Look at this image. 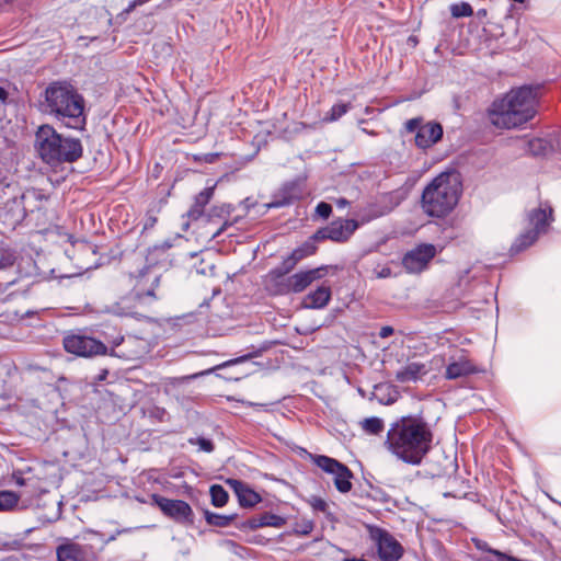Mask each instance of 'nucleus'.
Masks as SVG:
<instances>
[{"label":"nucleus","mask_w":561,"mask_h":561,"mask_svg":"<svg viewBox=\"0 0 561 561\" xmlns=\"http://www.w3.org/2000/svg\"><path fill=\"white\" fill-rule=\"evenodd\" d=\"M434 433L422 415H407L390 425L385 445L401 461L419 466L431 451Z\"/></svg>","instance_id":"f257e3e1"},{"label":"nucleus","mask_w":561,"mask_h":561,"mask_svg":"<svg viewBox=\"0 0 561 561\" xmlns=\"http://www.w3.org/2000/svg\"><path fill=\"white\" fill-rule=\"evenodd\" d=\"M43 107L67 128L82 130L87 125L84 98L67 81H54L47 85Z\"/></svg>","instance_id":"f03ea898"},{"label":"nucleus","mask_w":561,"mask_h":561,"mask_svg":"<svg viewBox=\"0 0 561 561\" xmlns=\"http://www.w3.org/2000/svg\"><path fill=\"white\" fill-rule=\"evenodd\" d=\"M536 115L535 98L530 88L512 89L495 99L488 108L490 123L499 129L518 128Z\"/></svg>","instance_id":"7ed1b4c3"},{"label":"nucleus","mask_w":561,"mask_h":561,"mask_svg":"<svg viewBox=\"0 0 561 561\" xmlns=\"http://www.w3.org/2000/svg\"><path fill=\"white\" fill-rule=\"evenodd\" d=\"M34 148L39 159L51 168L73 163L83 154V146L79 138L66 137L48 124L37 128Z\"/></svg>","instance_id":"20e7f679"},{"label":"nucleus","mask_w":561,"mask_h":561,"mask_svg":"<svg viewBox=\"0 0 561 561\" xmlns=\"http://www.w3.org/2000/svg\"><path fill=\"white\" fill-rule=\"evenodd\" d=\"M461 192L460 174L456 171L443 172L424 187L421 197L422 209L430 217H445L458 204Z\"/></svg>","instance_id":"39448f33"},{"label":"nucleus","mask_w":561,"mask_h":561,"mask_svg":"<svg viewBox=\"0 0 561 561\" xmlns=\"http://www.w3.org/2000/svg\"><path fill=\"white\" fill-rule=\"evenodd\" d=\"M62 345L67 353L79 357H94L107 354V346L100 340L81 332L70 331L65 334Z\"/></svg>","instance_id":"423d86ee"},{"label":"nucleus","mask_w":561,"mask_h":561,"mask_svg":"<svg viewBox=\"0 0 561 561\" xmlns=\"http://www.w3.org/2000/svg\"><path fill=\"white\" fill-rule=\"evenodd\" d=\"M366 529L381 561H399L403 557V546L387 529L376 525H366Z\"/></svg>","instance_id":"0eeeda50"},{"label":"nucleus","mask_w":561,"mask_h":561,"mask_svg":"<svg viewBox=\"0 0 561 561\" xmlns=\"http://www.w3.org/2000/svg\"><path fill=\"white\" fill-rule=\"evenodd\" d=\"M311 461L327 473L334 477V485L341 493H347L352 490L354 474L351 469L339 460L324 455H310Z\"/></svg>","instance_id":"6e6552de"},{"label":"nucleus","mask_w":561,"mask_h":561,"mask_svg":"<svg viewBox=\"0 0 561 561\" xmlns=\"http://www.w3.org/2000/svg\"><path fill=\"white\" fill-rule=\"evenodd\" d=\"M405 130L415 133V146L428 149L437 144L444 134L443 126L437 122H424L422 117H414L405 122Z\"/></svg>","instance_id":"1a4fd4ad"},{"label":"nucleus","mask_w":561,"mask_h":561,"mask_svg":"<svg viewBox=\"0 0 561 561\" xmlns=\"http://www.w3.org/2000/svg\"><path fill=\"white\" fill-rule=\"evenodd\" d=\"M151 501L167 517L174 522L179 524H193V510L185 501L168 499L156 493L151 495Z\"/></svg>","instance_id":"9d476101"},{"label":"nucleus","mask_w":561,"mask_h":561,"mask_svg":"<svg viewBox=\"0 0 561 561\" xmlns=\"http://www.w3.org/2000/svg\"><path fill=\"white\" fill-rule=\"evenodd\" d=\"M358 227L359 222L357 219L339 218L328 226L318 229L314 232V239H319L320 242L331 240L337 243H344L350 240Z\"/></svg>","instance_id":"9b49d317"},{"label":"nucleus","mask_w":561,"mask_h":561,"mask_svg":"<svg viewBox=\"0 0 561 561\" xmlns=\"http://www.w3.org/2000/svg\"><path fill=\"white\" fill-rule=\"evenodd\" d=\"M436 253L437 251L435 245L430 243L419 244L403 255L402 265L410 274L421 273L427 268Z\"/></svg>","instance_id":"f8f14e48"},{"label":"nucleus","mask_w":561,"mask_h":561,"mask_svg":"<svg viewBox=\"0 0 561 561\" xmlns=\"http://www.w3.org/2000/svg\"><path fill=\"white\" fill-rule=\"evenodd\" d=\"M398 206V202H393L392 194H385L377 201L358 207L354 215L359 219V225L368 224L379 217L386 216Z\"/></svg>","instance_id":"ddd939ff"},{"label":"nucleus","mask_w":561,"mask_h":561,"mask_svg":"<svg viewBox=\"0 0 561 561\" xmlns=\"http://www.w3.org/2000/svg\"><path fill=\"white\" fill-rule=\"evenodd\" d=\"M294 268H287L285 262L270 270L263 277L265 290L272 296H284L289 294L288 276Z\"/></svg>","instance_id":"4468645a"},{"label":"nucleus","mask_w":561,"mask_h":561,"mask_svg":"<svg viewBox=\"0 0 561 561\" xmlns=\"http://www.w3.org/2000/svg\"><path fill=\"white\" fill-rule=\"evenodd\" d=\"M336 267L330 265H321L314 268L299 271L288 276L289 294L302 293L313 282L325 277L329 270H335Z\"/></svg>","instance_id":"2eb2a0df"},{"label":"nucleus","mask_w":561,"mask_h":561,"mask_svg":"<svg viewBox=\"0 0 561 561\" xmlns=\"http://www.w3.org/2000/svg\"><path fill=\"white\" fill-rule=\"evenodd\" d=\"M529 224L533 226V231L538 234L546 233L554 221L553 208L549 202H541L539 207L531 209L527 215Z\"/></svg>","instance_id":"dca6fc26"},{"label":"nucleus","mask_w":561,"mask_h":561,"mask_svg":"<svg viewBox=\"0 0 561 561\" xmlns=\"http://www.w3.org/2000/svg\"><path fill=\"white\" fill-rule=\"evenodd\" d=\"M58 561H98L95 553L79 543H65L57 548Z\"/></svg>","instance_id":"f3484780"},{"label":"nucleus","mask_w":561,"mask_h":561,"mask_svg":"<svg viewBox=\"0 0 561 561\" xmlns=\"http://www.w3.org/2000/svg\"><path fill=\"white\" fill-rule=\"evenodd\" d=\"M302 196L301 184L297 181H291L282 186V188L274 195L272 202L267 204L268 208H279L291 205Z\"/></svg>","instance_id":"a211bd4d"},{"label":"nucleus","mask_w":561,"mask_h":561,"mask_svg":"<svg viewBox=\"0 0 561 561\" xmlns=\"http://www.w3.org/2000/svg\"><path fill=\"white\" fill-rule=\"evenodd\" d=\"M234 210V206L228 203H222L219 205H214L207 211V218L209 222L215 220H222L221 226L213 233V238H218L222 232L227 230L228 227H231L233 224L238 221V218L233 220H229L231 213Z\"/></svg>","instance_id":"6ab92c4d"},{"label":"nucleus","mask_w":561,"mask_h":561,"mask_svg":"<svg viewBox=\"0 0 561 561\" xmlns=\"http://www.w3.org/2000/svg\"><path fill=\"white\" fill-rule=\"evenodd\" d=\"M227 483L233 490L241 507H253L262 501L261 495L247 483L237 479H228Z\"/></svg>","instance_id":"aec40b11"},{"label":"nucleus","mask_w":561,"mask_h":561,"mask_svg":"<svg viewBox=\"0 0 561 561\" xmlns=\"http://www.w3.org/2000/svg\"><path fill=\"white\" fill-rule=\"evenodd\" d=\"M319 239H314V233L309 237L301 245L291 251L289 255L283 259L285 266L295 268L296 265L304 259L313 255L317 252V243Z\"/></svg>","instance_id":"412c9836"},{"label":"nucleus","mask_w":561,"mask_h":561,"mask_svg":"<svg viewBox=\"0 0 561 561\" xmlns=\"http://www.w3.org/2000/svg\"><path fill=\"white\" fill-rule=\"evenodd\" d=\"M286 524V519L283 516L265 512L260 516H254L243 522L239 527L241 529H257L261 527L272 526L280 528Z\"/></svg>","instance_id":"4be33fe9"},{"label":"nucleus","mask_w":561,"mask_h":561,"mask_svg":"<svg viewBox=\"0 0 561 561\" xmlns=\"http://www.w3.org/2000/svg\"><path fill=\"white\" fill-rule=\"evenodd\" d=\"M30 473V471H27L26 473L22 471H13L12 473V480L14 481V483L18 486L23 488L21 493L18 494L19 497L26 496L28 499H32L38 494V479Z\"/></svg>","instance_id":"5701e85b"},{"label":"nucleus","mask_w":561,"mask_h":561,"mask_svg":"<svg viewBox=\"0 0 561 561\" xmlns=\"http://www.w3.org/2000/svg\"><path fill=\"white\" fill-rule=\"evenodd\" d=\"M331 295V287L322 284L305 296L302 305L308 309H322L330 302Z\"/></svg>","instance_id":"b1692460"},{"label":"nucleus","mask_w":561,"mask_h":561,"mask_svg":"<svg viewBox=\"0 0 561 561\" xmlns=\"http://www.w3.org/2000/svg\"><path fill=\"white\" fill-rule=\"evenodd\" d=\"M477 373L476 366L465 356L449 363L446 367L445 377L449 380L467 377Z\"/></svg>","instance_id":"393cba45"},{"label":"nucleus","mask_w":561,"mask_h":561,"mask_svg":"<svg viewBox=\"0 0 561 561\" xmlns=\"http://www.w3.org/2000/svg\"><path fill=\"white\" fill-rule=\"evenodd\" d=\"M427 373L422 363L411 362L396 373V380L401 383L415 382Z\"/></svg>","instance_id":"a878e982"},{"label":"nucleus","mask_w":561,"mask_h":561,"mask_svg":"<svg viewBox=\"0 0 561 561\" xmlns=\"http://www.w3.org/2000/svg\"><path fill=\"white\" fill-rule=\"evenodd\" d=\"M215 192V186L205 187L194 199L193 206L187 211L191 219L197 220L203 214L205 206L210 202Z\"/></svg>","instance_id":"bb28decb"},{"label":"nucleus","mask_w":561,"mask_h":561,"mask_svg":"<svg viewBox=\"0 0 561 561\" xmlns=\"http://www.w3.org/2000/svg\"><path fill=\"white\" fill-rule=\"evenodd\" d=\"M538 232L533 231L531 229L520 233L511 245V254H518L525 251L538 240Z\"/></svg>","instance_id":"cd10ccee"},{"label":"nucleus","mask_w":561,"mask_h":561,"mask_svg":"<svg viewBox=\"0 0 561 561\" xmlns=\"http://www.w3.org/2000/svg\"><path fill=\"white\" fill-rule=\"evenodd\" d=\"M141 343L139 344H124L123 348L119 351H111V356H117L127 360H133L139 358L145 353V341L139 339Z\"/></svg>","instance_id":"c85d7f7f"},{"label":"nucleus","mask_w":561,"mask_h":561,"mask_svg":"<svg viewBox=\"0 0 561 561\" xmlns=\"http://www.w3.org/2000/svg\"><path fill=\"white\" fill-rule=\"evenodd\" d=\"M204 517L208 525L217 526V527H227L234 520V518L237 517V514L221 515V514L213 513L208 510H205Z\"/></svg>","instance_id":"c756f323"},{"label":"nucleus","mask_w":561,"mask_h":561,"mask_svg":"<svg viewBox=\"0 0 561 561\" xmlns=\"http://www.w3.org/2000/svg\"><path fill=\"white\" fill-rule=\"evenodd\" d=\"M362 430L368 435H379L385 430V422L382 419L371 416L364 419L360 422Z\"/></svg>","instance_id":"7c9ffc66"},{"label":"nucleus","mask_w":561,"mask_h":561,"mask_svg":"<svg viewBox=\"0 0 561 561\" xmlns=\"http://www.w3.org/2000/svg\"><path fill=\"white\" fill-rule=\"evenodd\" d=\"M528 151L534 157H543L551 151V145L542 138H533L528 141Z\"/></svg>","instance_id":"2f4dec72"},{"label":"nucleus","mask_w":561,"mask_h":561,"mask_svg":"<svg viewBox=\"0 0 561 561\" xmlns=\"http://www.w3.org/2000/svg\"><path fill=\"white\" fill-rule=\"evenodd\" d=\"M211 504L216 507H222L229 500V494L220 484H214L209 489Z\"/></svg>","instance_id":"473e14b6"},{"label":"nucleus","mask_w":561,"mask_h":561,"mask_svg":"<svg viewBox=\"0 0 561 561\" xmlns=\"http://www.w3.org/2000/svg\"><path fill=\"white\" fill-rule=\"evenodd\" d=\"M42 195L36 190H27L26 192L20 194L19 196H14L12 198L13 203L21 207L23 214L25 215L27 211V203L33 199H41Z\"/></svg>","instance_id":"72a5a7b5"},{"label":"nucleus","mask_w":561,"mask_h":561,"mask_svg":"<svg viewBox=\"0 0 561 561\" xmlns=\"http://www.w3.org/2000/svg\"><path fill=\"white\" fill-rule=\"evenodd\" d=\"M18 502L19 495L13 491H0V512L14 508Z\"/></svg>","instance_id":"f704fd0d"},{"label":"nucleus","mask_w":561,"mask_h":561,"mask_svg":"<svg viewBox=\"0 0 561 561\" xmlns=\"http://www.w3.org/2000/svg\"><path fill=\"white\" fill-rule=\"evenodd\" d=\"M351 108V105L348 103H337L334 104L331 110L327 113L323 121L324 122H336L340 119L343 115H345L348 110Z\"/></svg>","instance_id":"c9c22d12"},{"label":"nucleus","mask_w":561,"mask_h":561,"mask_svg":"<svg viewBox=\"0 0 561 561\" xmlns=\"http://www.w3.org/2000/svg\"><path fill=\"white\" fill-rule=\"evenodd\" d=\"M450 13L453 18H466L473 14L472 7L468 2H459L450 5Z\"/></svg>","instance_id":"e433bc0d"},{"label":"nucleus","mask_w":561,"mask_h":561,"mask_svg":"<svg viewBox=\"0 0 561 561\" xmlns=\"http://www.w3.org/2000/svg\"><path fill=\"white\" fill-rule=\"evenodd\" d=\"M15 261L16 256L13 250L0 248V271L11 268Z\"/></svg>","instance_id":"4c0bfd02"},{"label":"nucleus","mask_w":561,"mask_h":561,"mask_svg":"<svg viewBox=\"0 0 561 561\" xmlns=\"http://www.w3.org/2000/svg\"><path fill=\"white\" fill-rule=\"evenodd\" d=\"M188 443L191 445H197L199 447V450L205 453H211L215 449L214 443L205 437L190 438Z\"/></svg>","instance_id":"58836bf2"},{"label":"nucleus","mask_w":561,"mask_h":561,"mask_svg":"<svg viewBox=\"0 0 561 561\" xmlns=\"http://www.w3.org/2000/svg\"><path fill=\"white\" fill-rule=\"evenodd\" d=\"M159 282H160V277L159 276H154L153 279H152V283H151V288H149L146 291H141L139 289H136L135 290L136 298H138V299H142L145 297L156 298L154 288L158 287Z\"/></svg>","instance_id":"ea45409f"},{"label":"nucleus","mask_w":561,"mask_h":561,"mask_svg":"<svg viewBox=\"0 0 561 561\" xmlns=\"http://www.w3.org/2000/svg\"><path fill=\"white\" fill-rule=\"evenodd\" d=\"M141 343V341L139 339H137L136 336H127V337H124V336H118L116 339H114L112 341V351H116V348L118 346H122L124 344H139Z\"/></svg>","instance_id":"a19ab883"},{"label":"nucleus","mask_w":561,"mask_h":561,"mask_svg":"<svg viewBox=\"0 0 561 561\" xmlns=\"http://www.w3.org/2000/svg\"><path fill=\"white\" fill-rule=\"evenodd\" d=\"M308 504L313 508V511H317V512H327L328 510V504L327 502L319 497V496H311L309 500H308Z\"/></svg>","instance_id":"79ce46f5"},{"label":"nucleus","mask_w":561,"mask_h":561,"mask_svg":"<svg viewBox=\"0 0 561 561\" xmlns=\"http://www.w3.org/2000/svg\"><path fill=\"white\" fill-rule=\"evenodd\" d=\"M332 213V206L329 203L320 202L316 206V214L322 219H328Z\"/></svg>","instance_id":"37998d69"},{"label":"nucleus","mask_w":561,"mask_h":561,"mask_svg":"<svg viewBox=\"0 0 561 561\" xmlns=\"http://www.w3.org/2000/svg\"><path fill=\"white\" fill-rule=\"evenodd\" d=\"M257 354H259V351H255V352H252V353H249V354L242 355V356H240V357H237V358H233V359L227 360V362H226V363H224L220 367H227V366H231V365H236V364H239V363L247 362L248 359H250V358H253V357L257 356Z\"/></svg>","instance_id":"c03bdc74"},{"label":"nucleus","mask_w":561,"mask_h":561,"mask_svg":"<svg viewBox=\"0 0 561 561\" xmlns=\"http://www.w3.org/2000/svg\"><path fill=\"white\" fill-rule=\"evenodd\" d=\"M157 221H158V218L154 214H152L150 211L147 213L145 220H144L142 231L152 229L156 226Z\"/></svg>","instance_id":"a18cd8bd"},{"label":"nucleus","mask_w":561,"mask_h":561,"mask_svg":"<svg viewBox=\"0 0 561 561\" xmlns=\"http://www.w3.org/2000/svg\"><path fill=\"white\" fill-rule=\"evenodd\" d=\"M150 416L157 419L160 422L167 421L168 412L163 408L154 407L150 410Z\"/></svg>","instance_id":"49530a36"},{"label":"nucleus","mask_w":561,"mask_h":561,"mask_svg":"<svg viewBox=\"0 0 561 561\" xmlns=\"http://www.w3.org/2000/svg\"><path fill=\"white\" fill-rule=\"evenodd\" d=\"M374 273L377 278H388L392 276V271L388 266H382L380 270L375 268Z\"/></svg>","instance_id":"de8ad7c7"},{"label":"nucleus","mask_w":561,"mask_h":561,"mask_svg":"<svg viewBox=\"0 0 561 561\" xmlns=\"http://www.w3.org/2000/svg\"><path fill=\"white\" fill-rule=\"evenodd\" d=\"M313 529V523L312 522H306L304 523L300 530H297V533L301 535H309Z\"/></svg>","instance_id":"09e8293b"},{"label":"nucleus","mask_w":561,"mask_h":561,"mask_svg":"<svg viewBox=\"0 0 561 561\" xmlns=\"http://www.w3.org/2000/svg\"><path fill=\"white\" fill-rule=\"evenodd\" d=\"M393 334V328L392 327H389V325H386V327H382L380 329V332H379V336L381 339H386V337H389L390 335Z\"/></svg>","instance_id":"8fccbe9b"},{"label":"nucleus","mask_w":561,"mask_h":561,"mask_svg":"<svg viewBox=\"0 0 561 561\" xmlns=\"http://www.w3.org/2000/svg\"><path fill=\"white\" fill-rule=\"evenodd\" d=\"M334 203H335V206L340 209L345 208L346 206L350 205V202L344 197L336 198L334 201Z\"/></svg>","instance_id":"3c124183"},{"label":"nucleus","mask_w":561,"mask_h":561,"mask_svg":"<svg viewBox=\"0 0 561 561\" xmlns=\"http://www.w3.org/2000/svg\"><path fill=\"white\" fill-rule=\"evenodd\" d=\"M8 100V92L3 87H0V102L5 103Z\"/></svg>","instance_id":"603ef678"},{"label":"nucleus","mask_w":561,"mask_h":561,"mask_svg":"<svg viewBox=\"0 0 561 561\" xmlns=\"http://www.w3.org/2000/svg\"><path fill=\"white\" fill-rule=\"evenodd\" d=\"M241 205L244 209L250 210V208L254 206V203L250 198H245L241 202Z\"/></svg>","instance_id":"864d4df0"},{"label":"nucleus","mask_w":561,"mask_h":561,"mask_svg":"<svg viewBox=\"0 0 561 561\" xmlns=\"http://www.w3.org/2000/svg\"><path fill=\"white\" fill-rule=\"evenodd\" d=\"M125 530H117L116 534L112 535L107 540L106 542H110L112 540H115L116 539V536L124 533Z\"/></svg>","instance_id":"5fc2aeb1"},{"label":"nucleus","mask_w":561,"mask_h":561,"mask_svg":"<svg viewBox=\"0 0 561 561\" xmlns=\"http://www.w3.org/2000/svg\"><path fill=\"white\" fill-rule=\"evenodd\" d=\"M477 15H478L479 18L485 16V15H486V10H485V9H481V10H479V11L477 12Z\"/></svg>","instance_id":"6e6d98bb"},{"label":"nucleus","mask_w":561,"mask_h":561,"mask_svg":"<svg viewBox=\"0 0 561 561\" xmlns=\"http://www.w3.org/2000/svg\"><path fill=\"white\" fill-rule=\"evenodd\" d=\"M251 407H255V408H263V407H266V404H263V403H254V402H250L249 403Z\"/></svg>","instance_id":"4d7b16f0"},{"label":"nucleus","mask_w":561,"mask_h":561,"mask_svg":"<svg viewBox=\"0 0 561 561\" xmlns=\"http://www.w3.org/2000/svg\"><path fill=\"white\" fill-rule=\"evenodd\" d=\"M227 545H228V546H231V547H233V548L238 547V545H237L234 541H232V540H228V541H227Z\"/></svg>","instance_id":"13d9d810"},{"label":"nucleus","mask_w":561,"mask_h":561,"mask_svg":"<svg viewBox=\"0 0 561 561\" xmlns=\"http://www.w3.org/2000/svg\"><path fill=\"white\" fill-rule=\"evenodd\" d=\"M13 0H0V7L12 2Z\"/></svg>","instance_id":"bf43d9fd"},{"label":"nucleus","mask_w":561,"mask_h":561,"mask_svg":"<svg viewBox=\"0 0 561 561\" xmlns=\"http://www.w3.org/2000/svg\"><path fill=\"white\" fill-rule=\"evenodd\" d=\"M104 379V374H101L100 380Z\"/></svg>","instance_id":"052dcab7"},{"label":"nucleus","mask_w":561,"mask_h":561,"mask_svg":"<svg viewBox=\"0 0 561 561\" xmlns=\"http://www.w3.org/2000/svg\"><path fill=\"white\" fill-rule=\"evenodd\" d=\"M104 379V374H101L100 380Z\"/></svg>","instance_id":"680f3d73"}]
</instances>
